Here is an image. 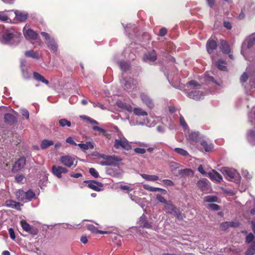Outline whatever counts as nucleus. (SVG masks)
<instances>
[{"label":"nucleus","instance_id":"nucleus-33","mask_svg":"<svg viewBox=\"0 0 255 255\" xmlns=\"http://www.w3.org/2000/svg\"><path fill=\"white\" fill-rule=\"evenodd\" d=\"M238 226L237 223L234 222H226L221 224V227L222 230H225L229 227H235Z\"/></svg>","mask_w":255,"mask_h":255},{"label":"nucleus","instance_id":"nucleus-9","mask_svg":"<svg viewBox=\"0 0 255 255\" xmlns=\"http://www.w3.org/2000/svg\"><path fill=\"white\" fill-rule=\"evenodd\" d=\"M116 105L118 108L121 109L122 111H127L129 113L132 112V106L130 104L125 103L122 100H118L116 102Z\"/></svg>","mask_w":255,"mask_h":255},{"label":"nucleus","instance_id":"nucleus-39","mask_svg":"<svg viewBox=\"0 0 255 255\" xmlns=\"http://www.w3.org/2000/svg\"><path fill=\"white\" fill-rule=\"evenodd\" d=\"M54 143L52 140L44 139L41 141L40 147L42 149H46L51 145H53Z\"/></svg>","mask_w":255,"mask_h":255},{"label":"nucleus","instance_id":"nucleus-6","mask_svg":"<svg viewBox=\"0 0 255 255\" xmlns=\"http://www.w3.org/2000/svg\"><path fill=\"white\" fill-rule=\"evenodd\" d=\"M41 34L45 38L48 47L53 52H56L58 46L54 38L51 37L48 33L45 32H41Z\"/></svg>","mask_w":255,"mask_h":255},{"label":"nucleus","instance_id":"nucleus-49","mask_svg":"<svg viewBox=\"0 0 255 255\" xmlns=\"http://www.w3.org/2000/svg\"><path fill=\"white\" fill-rule=\"evenodd\" d=\"M20 224H21L22 229L24 231H25L26 232H29L31 231V229L30 225L28 223H27L25 221L22 220L20 222Z\"/></svg>","mask_w":255,"mask_h":255},{"label":"nucleus","instance_id":"nucleus-30","mask_svg":"<svg viewBox=\"0 0 255 255\" xmlns=\"http://www.w3.org/2000/svg\"><path fill=\"white\" fill-rule=\"evenodd\" d=\"M15 14L16 18L20 21H24L27 17V14L25 12L16 10L15 11Z\"/></svg>","mask_w":255,"mask_h":255},{"label":"nucleus","instance_id":"nucleus-8","mask_svg":"<svg viewBox=\"0 0 255 255\" xmlns=\"http://www.w3.org/2000/svg\"><path fill=\"white\" fill-rule=\"evenodd\" d=\"M106 172L108 174L115 177H120L123 174V171L119 167L109 168Z\"/></svg>","mask_w":255,"mask_h":255},{"label":"nucleus","instance_id":"nucleus-24","mask_svg":"<svg viewBox=\"0 0 255 255\" xmlns=\"http://www.w3.org/2000/svg\"><path fill=\"white\" fill-rule=\"evenodd\" d=\"M143 187L144 189H145L148 191H150V192L160 191L163 194H166V193H167V191L165 189L160 188L153 187L149 186L147 184H144L143 185Z\"/></svg>","mask_w":255,"mask_h":255},{"label":"nucleus","instance_id":"nucleus-29","mask_svg":"<svg viewBox=\"0 0 255 255\" xmlns=\"http://www.w3.org/2000/svg\"><path fill=\"white\" fill-rule=\"evenodd\" d=\"M164 209L166 212L173 213L176 210L171 201H167L164 205Z\"/></svg>","mask_w":255,"mask_h":255},{"label":"nucleus","instance_id":"nucleus-14","mask_svg":"<svg viewBox=\"0 0 255 255\" xmlns=\"http://www.w3.org/2000/svg\"><path fill=\"white\" fill-rule=\"evenodd\" d=\"M207 175L212 180L219 183L221 182L223 179L222 176L214 170L208 173Z\"/></svg>","mask_w":255,"mask_h":255},{"label":"nucleus","instance_id":"nucleus-12","mask_svg":"<svg viewBox=\"0 0 255 255\" xmlns=\"http://www.w3.org/2000/svg\"><path fill=\"white\" fill-rule=\"evenodd\" d=\"M25 164V159L23 157L19 158L14 163L12 167L13 172L17 171L23 168Z\"/></svg>","mask_w":255,"mask_h":255},{"label":"nucleus","instance_id":"nucleus-43","mask_svg":"<svg viewBox=\"0 0 255 255\" xmlns=\"http://www.w3.org/2000/svg\"><path fill=\"white\" fill-rule=\"evenodd\" d=\"M249 119L250 122L252 125H255V107H254L249 115Z\"/></svg>","mask_w":255,"mask_h":255},{"label":"nucleus","instance_id":"nucleus-22","mask_svg":"<svg viewBox=\"0 0 255 255\" xmlns=\"http://www.w3.org/2000/svg\"><path fill=\"white\" fill-rule=\"evenodd\" d=\"M88 183V187L96 191H100L101 190L100 187H102L103 186L101 183L95 181H90Z\"/></svg>","mask_w":255,"mask_h":255},{"label":"nucleus","instance_id":"nucleus-57","mask_svg":"<svg viewBox=\"0 0 255 255\" xmlns=\"http://www.w3.org/2000/svg\"><path fill=\"white\" fill-rule=\"evenodd\" d=\"M156 199L159 201L160 202L163 203L164 204L167 202L166 200L160 194H157L156 195Z\"/></svg>","mask_w":255,"mask_h":255},{"label":"nucleus","instance_id":"nucleus-7","mask_svg":"<svg viewBox=\"0 0 255 255\" xmlns=\"http://www.w3.org/2000/svg\"><path fill=\"white\" fill-rule=\"evenodd\" d=\"M114 146L117 149L123 148L127 150L130 148L128 140L124 137H119L118 139H115Z\"/></svg>","mask_w":255,"mask_h":255},{"label":"nucleus","instance_id":"nucleus-5","mask_svg":"<svg viewBox=\"0 0 255 255\" xmlns=\"http://www.w3.org/2000/svg\"><path fill=\"white\" fill-rule=\"evenodd\" d=\"M255 44V34L251 35L245 40L242 44L241 53L246 58L245 51L247 49L251 48Z\"/></svg>","mask_w":255,"mask_h":255},{"label":"nucleus","instance_id":"nucleus-25","mask_svg":"<svg viewBox=\"0 0 255 255\" xmlns=\"http://www.w3.org/2000/svg\"><path fill=\"white\" fill-rule=\"evenodd\" d=\"M21 69L23 78L26 80L29 79L30 76L26 69V61L24 60L21 61Z\"/></svg>","mask_w":255,"mask_h":255},{"label":"nucleus","instance_id":"nucleus-20","mask_svg":"<svg viewBox=\"0 0 255 255\" xmlns=\"http://www.w3.org/2000/svg\"><path fill=\"white\" fill-rule=\"evenodd\" d=\"M5 205L6 207L15 209L18 210H20V204L18 202H16L12 200H7L5 201Z\"/></svg>","mask_w":255,"mask_h":255},{"label":"nucleus","instance_id":"nucleus-37","mask_svg":"<svg viewBox=\"0 0 255 255\" xmlns=\"http://www.w3.org/2000/svg\"><path fill=\"white\" fill-rule=\"evenodd\" d=\"M25 55L28 57H31L33 59H38L40 58V55L34 52L33 50H29L25 52Z\"/></svg>","mask_w":255,"mask_h":255},{"label":"nucleus","instance_id":"nucleus-50","mask_svg":"<svg viewBox=\"0 0 255 255\" xmlns=\"http://www.w3.org/2000/svg\"><path fill=\"white\" fill-rule=\"evenodd\" d=\"M255 236L251 233L248 234L246 237V242L250 244L255 241Z\"/></svg>","mask_w":255,"mask_h":255},{"label":"nucleus","instance_id":"nucleus-38","mask_svg":"<svg viewBox=\"0 0 255 255\" xmlns=\"http://www.w3.org/2000/svg\"><path fill=\"white\" fill-rule=\"evenodd\" d=\"M247 138L249 141L252 144L255 143V130H251L248 133Z\"/></svg>","mask_w":255,"mask_h":255},{"label":"nucleus","instance_id":"nucleus-55","mask_svg":"<svg viewBox=\"0 0 255 255\" xmlns=\"http://www.w3.org/2000/svg\"><path fill=\"white\" fill-rule=\"evenodd\" d=\"M142 200L143 199H141L140 198L135 196V197L132 199V201L142 207Z\"/></svg>","mask_w":255,"mask_h":255},{"label":"nucleus","instance_id":"nucleus-19","mask_svg":"<svg viewBox=\"0 0 255 255\" xmlns=\"http://www.w3.org/2000/svg\"><path fill=\"white\" fill-rule=\"evenodd\" d=\"M157 59L156 54L154 50L146 54L143 57V60L146 62H154Z\"/></svg>","mask_w":255,"mask_h":255},{"label":"nucleus","instance_id":"nucleus-42","mask_svg":"<svg viewBox=\"0 0 255 255\" xmlns=\"http://www.w3.org/2000/svg\"><path fill=\"white\" fill-rule=\"evenodd\" d=\"M174 150L178 154L184 157H187L189 156V153L183 148L176 147L174 149Z\"/></svg>","mask_w":255,"mask_h":255},{"label":"nucleus","instance_id":"nucleus-13","mask_svg":"<svg viewBox=\"0 0 255 255\" xmlns=\"http://www.w3.org/2000/svg\"><path fill=\"white\" fill-rule=\"evenodd\" d=\"M23 34L25 38L29 40H34L37 37V33L31 29L23 28Z\"/></svg>","mask_w":255,"mask_h":255},{"label":"nucleus","instance_id":"nucleus-44","mask_svg":"<svg viewBox=\"0 0 255 255\" xmlns=\"http://www.w3.org/2000/svg\"><path fill=\"white\" fill-rule=\"evenodd\" d=\"M255 254V240L252 243L246 252V255H253Z\"/></svg>","mask_w":255,"mask_h":255},{"label":"nucleus","instance_id":"nucleus-2","mask_svg":"<svg viewBox=\"0 0 255 255\" xmlns=\"http://www.w3.org/2000/svg\"><path fill=\"white\" fill-rule=\"evenodd\" d=\"M185 91L188 97L195 100H201L204 96L201 85L193 80L189 82Z\"/></svg>","mask_w":255,"mask_h":255},{"label":"nucleus","instance_id":"nucleus-56","mask_svg":"<svg viewBox=\"0 0 255 255\" xmlns=\"http://www.w3.org/2000/svg\"><path fill=\"white\" fill-rule=\"evenodd\" d=\"M142 200L143 199H141L140 198L135 196V197L132 199V201L142 207Z\"/></svg>","mask_w":255,"mask_h":255},{"label":"nucleus","instance_id":"nucleus-17","mask_svg":"<svg viewBox=\"0 0 255 255\" xmlns=\"http://www.w3.org/2000/svg\"><path fill=\"white\" fill-rule=\"evenodd\" d=\"M217 44L216 41L209 39L207 42L206 48L209 54H211L217 48Z\"/></svg>","mask_w":255,"mask_h":255},{"label":"nucleus","instance_id":"nucleus-18","mask_svg":"<svg viewBox=\"0 0 255 255\" xmlns=\"http://www.w3.org/2000/svg\"><path fill=\"white\" fill-rule=\"evenodd\" d=\"M197 185L203 192H207L210 190L209 185L206 180H200Z\"/></svg>","mask_w":255,"mask_h":255},{"label":"nucleus","instance_id":"nucleus-54","mask_svg":"<svg viewBox=\"0 0 255 255\" xmlns=\"http://www.w3.org/2000/svg\"><path fill=\"white\" fill-rule=\"evenodd\" d=\"M89 172L95 178H97L99 176L98 172L94 168H90L89 169Z\"/></svg>","mask_w":255,"mask_h":255},{"label":"nucleus","instance_id":"nucleus-23","mask_svg":"<svg viewBox=\"0 0 255 255\" xmlns=\"http://www.w3.org/2000/svg\"><path fill=\"white\" fill-rule=\"evenodd\" d=\"M255 11V6L254 5L250 6V8L248 7V6H246L242 10V12L241 14L239 15V17L240 19H242L245 17V14L246 13H254Z\"/></svg>","mask_w":255,"mask_h":255},{"label":"nucleus","instance_id":"nucleus-28","mask_svg":"<svg viewBox=\"0 0 255 255\" xmlns=\"http://www.w3.org/2000/svg\"><path fill=\"white\" fill-rule=\"evenodd\" d=\"M199 137V133L198 132L192 131L189 135V140L190 142L194 144L196 143Z\"/></svg>","mask_w":255,"mask_h":255},{"label":"nucleus","instance_id":"nucleus-36","mask_svg":"<svg viewBox=\"0 0 255 255\" xmlns=\"http://www.w3.org/2000/svg\"><path fill=\"white\" fill-rule=\"evenodd\" d=\"M121 82L125 84V86L127 89H128L131 88L132 85H135L136 82L133 79L129 78L127 81L125 79H123Z\"/></svg>","mask_w":255,"mask_h":255},{"label":"nucleus","instance_id":"nucleus-61","mask_svg":"<svg viewBox=\"0 0 255 255\" xmlns=\"http://www.w3.org/2000/svg\"><path fill=\"white\" fill-rule=\"evenodd\" d=\"M208 207L210 209L213 210H218L220 209V207L217 204H209L208 205Z\"/></svg>","mask_w":255,"mask_h":255},{"label":"nucleus","instance_id":"nucleus-41","mask_svg":"<svg viewBox=\"0 0 255 255\" xmlns=\"http://www.w3.org/2000/svg\"><path fill=\"white\" fill-rule=\"evenodd\" d=\"M132 111L134 114L137 116H147V113L145 111H143L142 109L140 108H135L134 109L132 108Z\"/></svg>","mask_w":255,"mask_h":255},{"label":"nucleus","instance_id":"nucleus-10","mask_svg":"<svg viewBox=\"0 0 255 255\" xmlns=\"http://www.w3.org/2000/svg\"><path fill=\"white\" fill-rule=\"evenodd\" d=\"M75 158L69 155L62 156L60 157L61 162L65 166L70 167L74 164Z\"/></svg>","mask_w":255,"mask_h":255},{"label":"nucleus","instance_id":"nucleus-53","mask_svg":"<svg viewBox=\"0 0 255 255\" xmlns=\"http://www.w3.org/2000/svg\"><path fill=\"white\" fill-rule=\"evenodd\" d=\"M248 79V76L246 72H244L240 78V81L242 85H244V83H246Z\"/></svg>","mask_w":255,"mask_h":255},{"label":"nucleus","instance_id":"nucleus-63","mask_svg":"<svg viewBox=\"0 0 255 255\" xmlns=\"http://www.w3.org/2000/svg\"><path fill=\"white\" fill-rule=\"evenodd\" d=\"M88 229L93 233H97L98 229L93 225H89L87 226Z\"/></svg>","mask_w":255,"mask_h":255},{"label":"nucleus","instance_id":"nucleus-58","mask_svg":"<svg viewBox=\"0 0 255 255\" xmlns=\"http://www.w3.org/2000/svg\"><path fill=\"white\" fill-rule=\"evenodd\" d=\"M20 113L22 114V115L25 117L26 119H29V112L28 111L25 109H21L20 110Z\"/></svg>","mask_w":255,"mask_h":255},{"label":"nucleus","instance_id":"nucleus-21","mask_svg":"<svg viewBox=\"0 0 255 255\" xmlns=\"http://www.w3.org/2000/svg\"><path fill=\"white\" fill-rule=\"evenodd\" d=\"M33 78L37 82H42L47 85L49 84V81L45 79V78L39 73L34 72L33 73Z\"/></svg>","mask_w":255,"mask_h":255},{"label":"nucleus","instance_id":"nucleus-3","mask_svg":"<svg viewBox=\"0 0 255 255\" xmlns=\"http://www.w3.org/2000/svg\"><path fill=\"white\" fill-rule=\"evenodd\" d=\"M100 157L103 159V160L100 162V164L105 165H117L122 160V159L116 155H106L102 154Z\"/></svg>","mask_w":255,"mask_h":255},{"label":"nucleus","instance_id":"nucleus-45","mask_svg":"<svg viewBox=\"0 0 255 255\" xmlns=\"http://www.w3.org/2000/svg\"><path fill=\"white\" fill-rule=\"evenodd\" d=\"M35 193L31 190H29L27 192H25L26 202L31 200L34 198L35 197Z\"/></svg>","mask_w":255,"mask_h":255},{"label":"nucleus","instance_id":"nucleus-1","mask_svg":"<svg viewBox=\"0 0 255 255\" xmlns=\"http://www.w3.org/2000/svg\"><path fill=\"white\" fill-rule=\"evenodd\" d=\"M20 33L14 30L5 29L0 25V40L1 42L9 44H16L19 42Z\"/></svg>","mask_w":255,"mask_h":255},{"label":"nucleus","instance_id":"nucleus-48","mask_svg":"<svg viewBox=\"0 0 255 255\" xmlns=\"http://www.w3.org/2000/svg\"><path fill=\"white\" fill-rule=\"evenodd\" d=\"M59 123L60 125L62 127H64L65 126H67V127H70L71 126V122L70 121H68L66 119H62L60 120L59 121Z\"/></svg>","mask_w":255,"mask_h":255},{"label":"nucleus","instance_id":"nucleus-16","mask_svg":"<svg viewBox=\"0 0 255 255\" xmlns=\"http://www.w3.org/2000/svg\"><path fill=\"white\" fill-rule=\"evenodd\" d=\"M140 98L142 101L150 109H152L154 107V104L152 100L146 94L141 93Z\"/></svg>","mask_w":255,"mask_h":255},{"label":"nucleus","instance_id":"nucleus-40","mask_svg":"<svg viewBox=\"0 0 255 255\" xmlns=\"http://www.w3.org/2000/svg\"><path fill=\"white\" fill-rule=\"evenodd\" d=\"M201 144L207 152L211 151L213 148V145L212 144L208 143L205 140L202 141L201 142Z\"/></svg>","mask_w":255,"mask_h":255},{"label":"nucleus","instance_id":"nucleus-59","mask_svg":"<svg viewBox=\"0 0 255 255\" xmlns=\"http://www.w3.org/2000/svg\"><path fill=\"white\" fill-rule=\"evenodd\" d=\"M162 182L166 186H172L174 185V183L172 181L169 179H164L162 180Z\"/></svg>","mask_w":255,"mask_h":255},{"label":"nucleus","instance_id":"nucleus-26","mask_svg":"<svg viewBox=\"0 0 255 255\" xmlns=\"http://www.w3.org/2000/svg\"><path fill=\"white\" fill-rule=\"evenodd\" d=\"M78 146L83 150H87L89 149H93L94 148V144L93 142L87 141L85 143H79Z\"/></svg>","mask_w":255,"mask_h":255},{"label":"nucleus","instance_id":"nucleus-35","mask_svg":"<svg viewBox=\"0 0 255 255\" xmlns=\"http://www.w3.org/2000/svg\"><path fill=\"white\" fill-rule=\"evenodd\" d=\"M15 195L18 200L26 202L25 192L19 190L16 192Z\"/></svg>","mask_w":255,"mask_h":255},{"label":"nucleus","instance_id":"nucleus-34","mask_svg":"<svg viewBox=\"0 0 255 255\" xmlns=\"http://www.w3.org/2000/svg\"><path fill=\"white\" fill-rule=\"evenodd\" d=\"M141 176L145 180L149 181H155L159 179V177L155 175H148L146 174H141Z\"/></svg>","mask_w":255,"mask_h":255},{"label":"nucleus","instance_id":"nucleus-4","mask_svg":"<svg viewBox=\"0 0 255 255\" xmlns=\"http://www.w3.org/2000/svg\"><path fill=\"white\" fill-rule=\"evenodd\" d=\"M226 178L231 181L239 183L240 181L241 176L235 169L226 168L224 170Z\"/></svg>","mask_w":255,"mask_h":255},{"label":"nucleus","instance_id":"nucleus-52","mask_svg":"<svg viewBox=\"0 0 255 255\" xmlns=\"http://www.w3.org/2000/svg\"><path fill=\"white\" fill-rule=\"evenodd\" d=\"M179 122L181 126H182L184 129H187L188 128V126L184 120V119L181 115L180 116Z\"/></svg>","mask_w":255,"mask_h":255},{"label":"nucleus","instance_id":"nucleus-64","mask_svg":"<svg viewBox=\"0 0 255 255\" xmlns=\"http://www.w3.org/2000/svg\"><path fill=\"white\" fill-rule=\"evenodd\" d=\"M8 19L7 16L4 13H0V20L3 21H7Z\"/></svg>","mask_w":255,"mask_h":255},{"label":"nucleus","instance_id":"nucleus-31","mask_svg":"<svg viewBox=\"0 0 255 255\" xmlns=\"http://www.w3.org/2000/svg\"><path fill=\"white\" fill-rule=\"evenodd\" d=\"M4 119L5 122L9 124H14L17 121L16 118L10 114H5Z\"/></svg>","mask_w":255,"mask_h":255},{"label":"nucleus","instance_id":"nucleus-46","mask_svg":"<svg viewBox=\"0 0 255 255\" xmlns=\"http://www.w3.org/2000/svg\"><path fill=\"white\" fill-rule=\"evenodd\" d=\"M119 65L121 67V70L123 71H127V70H128L129 69V64L126 62H124V61H121L119 63Z\"/></svg>","mask_w":255,"mask_h":255},{"label":"nucleus","instance_id":"nucleus-11","mask_svg":"<svg viewBox=\"0 0 255 255\" xmlns=\"http://www.w3.org/2000/svg\"><path fill=\"white\" fill-rule=\"evenodd\" d=\"M52 173L58 178L61 177L62 173H65L67 172L66 168L60 166L53 165L52 167Z\"/></svg>","mask_w":255,"mask_h":255},{"label":"nucleus","instance_id":"nucleus-62","mask_svg":"<svg viewBox=\"0 0 255 255\" xmlns=\"http://www.w3.org/2000/svg\"><path fill=\"white\" fill-rule=\"evenodd\" d=\"M120 188L123 190H127L128 194L132 190V189L128 185H121Z\"/></svg>","mask_w":255,"mask_h":255},{"label":"nucleus","instance_id":"nucleus-32","mask_svg":"<svg viewBox=\"0 0 255 255\" xmlns=\"http://www.w3.org/2000/svg\"><path fill=\"white\" fill-rule=\"evenodd\" d=\"M221 51L226 54H228L230 52V48L229 45L226 42V41L222 40L221 41Z\"/></svg>","mask_w":255,"mask_h":255},{"label":"nucleus","instance_id":"nucleus-15","mask_svg":"<svg viewBox=\"0 0 255 255\" xmlns=\"http://www.w3.org/2000/svg\"><path fill=\"white\" fill-rule=\"evenodd\" d=\"M167 79L173 87L177 88H181L180 81H178L177 76H173L172 74H169L167 76Z\"/></svg>","mask_w":255,"mask_h":255},{"label":"nucleus","instance_id":"nucleus-60","mask_svg":"<svg viewBox=\"0 0 255 255\" xmlns=\"http://www.w3.org/2000/svg\"><path fill=\"white\" fill-rule=\"evenodd\" d=\"M81 117L83 118L84 119H86L89 122L91 123L92 124H96V125L98 124V123L96 121L90 118V117H86V116H83V117Z\"/></svg>","mask_w":255,"mask_h":255},{"label":"nucleus","instance_id":"nucleus-27","mask_svg":"<svg viewBox=\"0 0 255 255\" xmlns=\"http://www.w3.org/2000/svg\"><path fill=\"white\" fill-rule=\"evenodd\" d=\"M139 225L140 227L146 228L151 229L152 226L150 224L145 220V217L144 216L140 217L139 221Z\"/></svg>","mask_w":255,"mask_h":255},{"label":"nucleus","instance_id":"nucleus-47","mask_svg":"<svg viewBox=\"0 0 255 255\" xmlns=\"http://www.w3.org/2000/svg\"><path fill=\"white\" fill-rule=\"evenodd\" d=\"M216 64L218 68L222 71H225L227 69L225 65L226 63L223 61L219 60L218 61L216 62Z\"/></svg>","mask_w":255,"mask_h":255},{"label":"nucleus","instance_id":"nucleus-51","mask_svg":"<svg viewBox=\"0 0 255 255\" xmlns=\"http://www.w3.org/2000/svg\"><path fill=\"white\" fill-rule=\"evenodd\" d=\"M217 199L218 198L216 196H207L205 197L204 200L208 202H216L217 201Z\"/></svg>","mask_w":255,"mask_h":255}]
</instances>
